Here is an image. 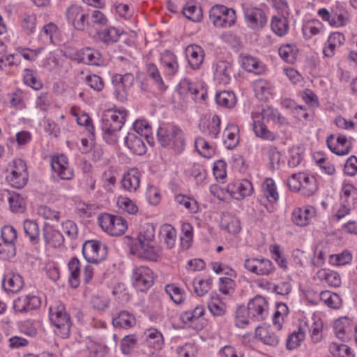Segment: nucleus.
Segmentation results:
<instances>
[{"mask_svg":"<svg viewBox=\"0 0 357 357\" xmlns=\"http://www.w3.org/2000/svg\"><path fill=\"white\" fill-rule=\"evenodd\" d=\"M293 222L300 227H304L309 222V218L303 213V209L298 208L294 210L291 214Z\"/></svg>","mask_w":357,"mask_h":357,"instance_id":"60","label":"nucleus"},{"mask_svg":"<svg viewBox=\"0 0 357 357\" xmlns=\"http://www.w3.org/2000/svg\"><path fill=\"white\" fill-rule=\"evenodd\" d=\"M183 13L186 18L192 22H199L202 17V9L191 3H187L183 8Z\"/></svg>","mask_w":357,"mask_h":357,"instance_id":"34","label":"nucleus"},{"mask_svg":"<svg viewBox=\"0 0 357 357\" xmlns=\"http://www.w3.org/2000/svg\"><path fill=\"white\" fill-rule=\"evenodd\" d=\"M288 17L274 16L271 22V26L273 31L279 36H284L289 29Z\"/></svg>","mask_w":357,"mask_h":357,"instance_id":"20","label":"nucleus"},{"mask_svg":"<svg viewBox=\"0 0 357 357\" xmlns=\"http://www.w3.org/2000/svg\"><path fill=\"white\" fill-rule=\"evenodd\" d=\"M319 277L324 278L332 287H339L341 284L340 277L337 272L322 271H319Z\"/></svg>","mask_w":357,"mask_h":357,"instance_id":"48","label":"nucleus"},{"mask_svg":"<svg viewBox=\"0 0 357 357\" xmlns=\"http://www.w3.org/2000/svg\"><path fill=\"white\" fill-rule=\"evenodd\" d=\"M8 201L13 212L20 213L25 209V202L18 193L7 191Z\"/></svg>","mask_w":357,"mask_h":357,"instance_id":"30","label":"nucleus"},{"mask_svg":"<svg viewBox=\"0 0 357 357\" xmlns=\"http://www.w3.org/2000/svg\"><path fill=\"white\" fill-rule=\"evenodd\" d=\"M130 250L138 257L153 261H157L162 255V249L155 242L147 245L132 246Z\"/></svg>","mask_w":357,"mask_h":357,"instance_id":"8","label":"nucleus"},{"mask_svg":"<svg viewBox=\"0 0 357 357\" xmlns=\"http://www.w3.org/2000/svg\"><path fill=\"white\" fill-rule=\"evenodd\" d=\"M112 83L114 86V95L116 98L121 102H123L127 99V87L120 81H115V77H113Z\"/></svg>","mask_w":357,"mask_h":357,"instance_id":"55","label":"nucleus"},{"mask_svg":"<svg viewBox=\"0 0 357 357\" xmlns=\"http://www.w3.org/2000/svg\"><path fill=\"white\" fill-rule=\"evenodd\" d=\"M132 280L136 289L144 291L153 284V273L149 267L141 266L133 270Z\"/></svg>","mask_w":357,"mask_h":357,"instance_id":"7","label":"nucleus"},{"mask_svg":"<svg viewBox=\"0 0 357 357\" xmlns=\"http://www.w3.org/2000/svg\"><path fill=\"white\" fill-rule=\"evenodd\" d=\"M100 54L94 50L86 47L82 52V60L88 64L98 65Z\"/></svg>","mask_w":357,"mask_h":357,"instance_id":"45","label":"nucleus"},{"mask_svg":"<svg viewBox=\"0 0 357 357\" xmlns=\"http://www.w3.org/2000/svg\"><path fill=\"white\" fill-rule=\"evenodd\" d=\"M43 237L45 243L53 248L61 246L65 241L63 235L48 224L43 227Z\"/></svg>","mask_w":357,"mask_h":357,"instance_id":"12","label":"nucleus"},{"mask_svg":"<svg viewBox=\"0 0 357 357\" xmlns=\"http://www.w3.org/2000/svg\"><path fill=\"white\" fill-rule=\"evenodd\" d=\"M256 334L264 344L269 346L275 347L280 342L279 337L277 335L266 328L257 326Z\"/></svg>","mask_w":357,"mask_h":357,"instance_id":"23","label":"nucleus"},{"mask_svg":"<svg viewBox=\"0 0 357 357\" xmlns=\"http://www.w3.org/2000/svg\"><path fill=\"white\" fill-rule=\"evenodd\" d=\"M351 255L348 252H343L340 255H332L330 262L333 265L342 266L349 264L351 261Z\"/></svg>","mask_w":357,"mask_h":357,"instance_id":"61","label":"nucleus"},{"mask_svg":"<svg viewBox=\"0 0 357 357\" xmlns=\"http://www.w3.org/2000/svg\"><path fill=\"white\" fill-rule=\"evenodd\" d=\"M320 299L331 308L339 309L342 306V299L340 296L329 291H321L320 294Z\"/></svg>","mask_w":357,"mask_h":357,"instance_id":"28","label":"nucleus"},{"mask_svg":"<svg viewBox=\"0 0 357 357\" xmlns=\"http://www.w3.org/2000/svg\"><path fill=\"white\" fill-rule=\"evenodd\" d=\"M307 179L301 180L302 188L301 189V194L305 196H310L313 195L317 190L315 184V178L314 177H309L307 176Z\"/></svg>","mask_w":357,"mask_h":357,"instance_id":"50","label":"nucleus"},{"mask_svg":"<svg viewBox=\"0 0 357 357\" xmlns=\"http://www.w3.org/2000/svg\"><path fill=\"white\" fill-rule=\"evenodd\" d=\"M208 307L209 311L213 314V316L220 317L225 313V305L221 303L218 299L211 301L208 303Z\"/></svg>","mask_w":357,"mask_h":357,"instance_id":"59","label":"nucleus"},{"mask_svg":"<svg viewBox=\"0 0 357 357\" xmlns=\"http://www.w3.org/2000/svg\"><path fill=\"white\" fill-rule=\"evenodd\" d=\"M142 136L135 132H128L125 139L127 147L135 154L142 155L146 151V145Z\"/></svg>","mask_w":357,"mask_h":357,"instance_id":"13","label":"nucleus"},{"mask_svg":"<svg viewBox=\"0 0 357 357\" xmlns=\"http://www.w3.org/2000/svg\"><path fill=\"white\" fill-rule=\"evenodd\" d=\"M224 10L227 11V7L222 5H215L209 11V18L213 25L220 27L222 22V15Z\"/></svg>","mask_w":357,"mask_h":357,"instance_id":"42","label":"nucleus"},{"mask_svg":"<svg viewBox=\"0 0 357 357\" xmlns=\"http://www.w3.org/2000/svg\"><path fill=\"white\" fill-rule=\"evenodd\" d=\"M334 329L337 337L339 339L344 340L345 334L350 329L348 319L347 317H344L336 320L334 324Z\"/></svg>","mask_w":357,"mask_h":357,"instance_id":"44","label":"nucleus"},{"mask_svg":"<svg viewBox=\"0 0 357 357\" xmlns=\"http://www.w3.org/2000/svg\"><path fill=\"white\" fill-rule=\"evenodd\" d=\"M175 201L180 205H183L186 209L191 213H197L198 211L197 202L191 197L178 195L175 197Z\"/></svg>","mask_w":357,"mask_h":357,"instance_id":"39","label":"nucleus"},{"mask_svg":"<svg viewBox=\"0 0 357 357\" xmlns=\"http://www.w3.org/2000/svg\"><path fill=\"white\" fill-rule=\"evenodd\" d=\"M244 13L247 22L253 29H261L267 23L266 13L262 9L257 8H247Z\"/></svg>","mask_w":357,"mask_h":357,"instance_id":"10","label":"nucleus"},{"mask_svg":"<svg viewBox=\"0 0 357 357\" xmlns=\"http://www.w3.org/2000/svg\"><path fill=\"white\" fill-rule=\"evenodd\" d=\"M236 282L229 278H220L219 282V290L225 295H230L234 293Z\"/></svg>","mask_w":357,"mask_h":357,"instance_id":"51","label":"nucleus"},{"mask_svg":"<svg viewBox=\"0 0 357 357\" xmlns=\"http://www.w3.org/2000/svg\"><path fill=\"white\" fill-rule=\"evenodd\" d=\"M253 130L255 135L263 139L273 141L275 139V135L267 129L266 126L260 121H254Z\"/></svg>","mask_w":357,"mask_h":357,"instance_id":"33","label":"nucleus"},{"mask_svg":"<svg viewBox=\"0 0 357 357\" xmlns=\"http://www.w3.org/2000/svg\"><path fill=\"white\" fill-rule=\"evenodd\" d=\"M2 286L6 291L17 293L22 288V278L19 274H8L4 277Z\"/></svg>","mask_w":357,"mask_h":357,"instance_id":"16","label":"nucleus"},{"mask_svg":"<svg viewBox=\"0 0 357 357\" xmlns=\"http://www.w3.org/2000/svg\"><path fill=\"white\" fill-rule=\"evenodd\" d=\"M162 61L165 67L169 70V74L174 75L178 70V63L176 56L169 52L166 51L162 56Z\"/></svg>","mask_w":357,"mask_h":357,"instance_id":"40","label":"nucleus"},{"mask_svg":"<svg viewBox=\"0 0 357 357\" xmlns=\"http://www.w3.org/2000/svg\"><path fill=\"white\" fill-rule=\"evenodd\" d=\"M177 91L181 98L185 99L190 96L193 100L196 101L197 100V95L199 93V87L189 79H183L178 84Z\"/></svg>","mask_w":357,"mask_h":357,"instance_id":"14","label":"nucleus"},{"mask_svg":"<svg viewBox=\"0 0 357 357\" xmlns=\"http://www.w3.org/2000/svg\"><path fill=\"white\" fill-rule=\"evenodd\" d=\"M51 167L63 180H71L74 177L73 169L69 167L68 158L63 154L52 158Z\"/></svg>","mask_w":357,"mask_h":357,"instance_id":"9","label":"nucleus"},{"mask_svg":"<svg viewBox=\"0 0 357 357\" xmlns=\"http://www.w3.org/2000/svg\"><path fill=\"white\" fill-rule=\"evenodd\" d=\"M38 213L40 216L47 220H55L58 221L60 218V213L59 211L53 210L47 206H40Z\"/></svg>","mask_w":357,"mask_h":357,"instance_id":"57","label":"nucleus"},{"mask_svg":"<svg viewBox=\"0 0 357 357\" xmlns=\"http://www.w3.org/2000/svg\"><path fill=\"white\" fill-rule=\"evenodd\" d=\"M91 304L93 309L104 311L109 307V300L104 296H93L91 298Z\"/></svg>","mask_w":357,"mask_h":357,"instance_id":"58","label":"nucleus"},{"mask_svg":"<svg viewBox=\"0 0 357 357\" xmlns=\"http://www.w3.org/2000/svg\"><path fill=\"white\" fill-rule=\"evenodd\" d=\"M238 129L234 125H229L223 132L224 144L227 149H233L238 144Z\"/></svg>","mask_w":357,"mask_h":357,"instance_id":"19","label":"nucleus"},{"mask_svg":"<svg viewBox=\"0 0 357 357\" xmlns=\"http://www.w3.org/2000/svg\"><path fill=\"white\" fill-rule=\"evenodd\" d=\"M154 227L148 225L137 236V242L132 246H140L155 243Z\"/></svg>","mask_w":357,"mask_h":357,"instance_id":"26","label":"nucleus"},{"mask_svg":"<svg viewBox=\"0 0 357 357\" xmlns=\"http://www.w3.org/2000/svg\"><path fill=\"white\" fill-rule=\"evenodd\" d=\"M172 142L173 147L176 151L180 152L184 147L185 139L182 130L177 126L172 127Z\"/></svg>","mask_w":357,"mask_h":357,"instance_id":"38","label":"nucleus"},{"mask_svg":"<svg viewBox=\"0 0 357 357\" xmlns=\"http://www.w3.org/2000/svg\"><path fill=\"white\" fill-rule=\"evenodd\" d=\"M87 84L93 90L100 91L104 87L102 79L96 75H90L86 77Z\"/></svg>","mask_w":357,"mask_h":357,"instance_id":"63","label":"nucleus"},{"mask_svg":"<svg viewBox=\"0 0 357 357\" xmlns=\"http://www.w3.org/2000/svg\"><path fill=\"white\" fill-rule=\"evenodd\" d=\"M112 324L115 327L128 328L135 324V318L128 312L121 311L116 317L113 318Z\"/></svg>","mask_w":357,"mask_h":357,"instance_id":"21","label":"nucleus"},{"mask_svg":"<svg viewBox=\"0 0 357 357\" xmlns=\"http://www.w3.org/2000/svg\"><path fill=\"white\" fill-rule=\"evenodd\" d=\"M121 34L119 29L110 26L97 32V40L108 45L116 43Z\"/></svg>","mask_w":357,"mask_h":357,"instance_id":"18","label":"nucleus"},{"mask_svg":"<svg viewBox=\"0 0 357 357\" xmlns=\"http://www.w3.org/2000/svg\"><path fill=\"white\" fill-rule=\"evenodd\" d=\"M268 303L265 298L257 296L248 304L247 308L240 306L236 311V326L244 328L250 321H262L268 316Z\"/></svg>","mask_w":357,"mask_h":357,"instance_id":"1","label":"nucleus"},{"mask_svg":"<svg viewBox=\"0 0 357 357\" xmlns=\"http://www.w3.org/2000/svg\"><path fill=\"white\" fill-rule=\"evenodd\" d=\"M24 230L30 241L36 244L39 240V227L34 220H26L24 222Z\"/></svg>","mask_w":357,"mask_h":357,"instance_id":"31","label":"nucleus"},{"mask_svg":"<svg viewBox=\"0 0 357 357\" xmlns=\"http://www.w3.org/2000/svg\"><path fill=\"white\" fill-rule=\"evenodd\" d=\"M161 235L169 248L174 247L176 236V229L170 225H164L161 229Z\"/></svg>","mask_w":357,"mask_h":357,"instance_id":"36","label":"nucleus"},{"mask_svg":"<svg viewBox=\"0 0 357 357\" xmlns=\"http://www.w3.org/2000/svg\"><path fill=\"white\" fill-rule=\"evenodd\" d=\"M117 204L123 211L130 214H136L138 211V207L130 199L126 197H120L118 199Z\"/></svg>","mask_w":357,"mask_h":357,"instance_id":"49","label":"nucleus"},{"mask_svg":"<svg viewBox=\"0 0 357 357\" xmlns=\"http://www.w3.org/2000/svg\"><path fill=\"white\" fill-rule=\"evenodd\" d=\"M13 166L11 171H14L15 174H18L20 176L18 183L15 182V185L17 183L18 185H25L28 180L25 162L22 159L17 158L13 161Z\"/></svg>","mask_w":357,"mask_h":357,"instance_id":"25","label":"nucleus"},{"mask_svg":"<svg viewBox=\"0 0 357 357\" xmlns=\"http://www.w3.org/2000/svg\"><path fill=\"white\" fill-rule=\"evenodd\" d=\"M50 319L55 326V333L62 338H68L70 334L72 321L63 303L50 308Z\"/></svg>","mask_w":357,"mask_h":357,"instance_id":"3","label":"nucleus"},{"mask_svg":"<svg viewBox=\"0 0 357 357\" xmlns=\"http://www.w3.org/2000/svg\"><path fill=\"white\" fill-rule=\"evenodd\" d=\"M231 64L225 61H219L215 64V76L221 82L227 84L230 80Z\"/></svg>","mask_w":357,"mask_h":357,"instance_id":"22","label":"nucleus"},{"mask_svg":"<svg viewBox=\"0 0 357 357\" xmlns=\"http://www.w3.org/2000/svg\"><path fill=\"white\" fill-rule=\"evenodd\" d=\"M62 231L66 236L67 241H72L77 238L78 235V229L76 224L70 220L62 223Z\"/></svg>","mask_w":357,"mask_h":357,"instance_id":"41","label":"nucleus"},{"mask_svg":"<svg viewBox=\"0 0 357 357\" xmlns=\"http://www.w3.org/2000/svg\"><path fill=\"white\" fill-rule=\"evenodd\" d=\"M101 228L111 236H121L127 229L126 221L121 216L105 213L98 218Z\"/></svg>","mask_w":357,"mask_h":357,"instance_id":"5","label":"nucleus"},{"mask_svg":"<svg viewBox=\"0 0 357 357\" xmlns=\"http://www.w3.org/2000/svg\"><path fill=\"white\" fill-rule=\"evenodd\" d=\"M264 195L268 202H274L278 199V193L276 191L275 183L272 178H266L263 184Z\"/></svg>","mask_w":357,"mask_h":357,"instance_id":"37","label":"nucleus"},{"mask_svg":"<svg viewBox=\"0 0 357 357\" xmlns=\"http://www.w3.org/2000/svg\"><path fill=\"white\" fill-rule=\"evenodd\" d=\"M236 11L233 8H227V11L224 10L222 15V22L220 27L231 26L236 22Z\"/></svg>","mask_w":357,"mask_h":357,"instance_id":"54","label":"nucleus"},{"mask_svg":"<svg viewBox=\"0 0 357 357\" xmlns=\"http://www.w3.org/2000/svg\"><path fill=\"white\" fill-rule=\"evenodd\" d=\"M70 272L69 282L72 287L76 288L79 284L80 263L77 257H73L68 262Z\"/></svg>","mask_w":357,"mask_h":357,"instance_id":"24","label":"nucleus"},{"mask_svg":"<svg viewBox=\"0 0 357 357\" xmlns=\"http://www.w3.org/2000/svg\"><path fill=\"white\" fill-rule=\"evenodd\" d=\"M141 174L136 168L129 169L121 179L123 188L130 192H135L139 187Z\"/></svg>","mask_w":357,"mask_h":357,"instance_id":"11","label":"nucleus"},{"mask_svg":"<svg viewBox=\"0 0 357 357\" xmlns=\"http://www.w3.org/2000/svg\"><path fill=\"white\" fill-rule=\"evenodd\" d=\"M25 71L26 73L24 76L25 83L35 90L40 89L43 84L34 76L33 71L29 69H26Z\"/></svg>","mask_w":357,"mask_h":357,"instance_id":"62","label":"nucleus"},{"mask_svg":"<svg viewBox=\"0 0 357 357\" xmlns=\"http://www.w3.org/2000/svg\"><path fill=\"white\" fill-rule=\"evenodd\" d=\"M255 274L258 275H266L274 270L273 263L266 259H257Z\"/></svg>","mask_w":357,"mask_h":357,"instance_id":"43","label":"nucleus"},{"mask_svg":"<svg viewBox=\"0 0 357 357\" xmlns=\"http://www.w3.org/2000/svg\"><path fill=\"white\" fill-rule=\"evenodd\" d=\"M204 311L203 306H197L192 311L183 312L181 317L184 322H191L204 315Z\"/></svg>","mask_w":357,"mask_h":357,"instance_id":"52","label":"nucleus"},{"mask_svg":"<svg viewBox=\"0 0 357 357\" xmlns=\"http://www.w3.org/2000/svg\"><path fill=\"white\" fill-rule=\"evenodd\" d=\"M216 102L225 107H232L235 105L236 100L233 92L222 91L215 96Z\"/></svg>","mask_w":357,"mask_h":357,"instance_id":"32","label":"nucleus"},{"mask_svg":"<svg viewBox=\"0 0 357 357\" xmlns=\"http://www.w3.org/2000/svg\"><path fill=\"white\" fill-rule=\"evenodd\" d=\"M127 115L128 111L123 108L110 109L104 112L101 118V128L107 141H116L115 139L109 138L115 137L116 132L121 130Z\"/></svg>","mask_w":357,"mask_h":357,"instance_id":"2","label":"nucleus"},{"mask_svg":"<svg viewBox=\"0 0 357 357\" xmlns=\"http://www.w3.org/2000/svg\"><path fill=\"white\" fill-rule=\"evenodd\" d=\"M307 179L303 173L294 174L288 180V185L291 190L301 191L302 188L301 180Z\"/></svg>","mask_w":357,"mask_h":357,"instance_id":"56","label":"nucleus"},{"mask_svg":"<svg viewBox=\"0 0 357 357\" xmlns=\"http://www.w3.org/2000/svg\"><path fill=\"white\" fill-rule=\"evenodd\" d=\"M342 202H346L349 205H354L357 199V189L350 183H344L342 187L340 195Z\"/></svg>","mask_w":357,"mask_h":357,"instance_id":"29","label":"nucleus"},{"mask_svg":"<svg viewBox=\"0 0 357 357\" xmlns=\"http://www.w3.org/2000/svg\"><path fill=\"white\" fill-rule=\"evenodd\" d=\"M305 335H303V332H301L298 330V331H294L291 335H289L286 346L287 348L289 350H292L298 347L301 342L304 340Z\"/></svg>","mask_w":357,"mask_h":357,"instance_id":"47","label":"nucleus"},{"mask_svg":"<svg viewBox=\"0 0 357 357\" xmlns=\"http://www.w3.org/2000/svg\"><path fill=\"white\" fill-rule=\"evenodd\" d=\"M174 125H169L167 126H160L157 130V137L160 144L165 147L171 144L172 142V130Z\"/></svg>","mask_w":357,"mask_h":357,"instance_id":"35","label":"nucleus"},{"mask_svg":"<svg viewBox=\"0 0 357 357\" xmlns=\"http://www.w3.org/2000/svg\"><path fill=\"white\" fill-rule=\"evenodd\" d=\"M68 22L78 31H84L90 26L89 14L79 6L71 5L66 13Z\"/></svg>","mask_w":357,"mask_h":357,"instance_id":"6","label":"nucleus"},{"mask_svg":"<svg viewBox=\"0 0 357 357\" xmlns=\"http://www.w3.org/2000/svg\"><path fill=\"white\" fill-rule=\"evenodd\" d=\"M186 54L189 65L193 69H197L202 63L204 53L201 47L198 45H189L186 49Z\"/></svg>","mask_w":357,"mask_h":357,"instance_id":"15","label":"nucleus"},{"mask_svg":"<svg viewBox=\"0 0 357 357\" xmlns=\"http://www.w3.org/2000/svg\"><path fill=\"white\" fill-rule=\"evenodd\" d=\"M82 254L89 263L98 264L107 255V247L97 240L86 241L82 246Z\"/></svg>","mask_w":357,"mask_h":357,"instance_id":"4","label":"nucleus"},{"mask_svg":"<svg viewBox=\"0 0 357 357\" xmlns=\"http://www.w3.org/2000/svg\"><path fill=\"white\" fill-rule=\"evenodd\" d=\"M147 73L160 89L163 87L164 83L160 75L158 68L155 64L149 63L147 65Z\"/></svg>","mask_w":357,"mask_h":357,"instance_id":"64","label":"nucleus"},{"mask_svg":"<svg viewBox=\"0 0 357 357\" xmlns=\"http://www.w3.org/2000/svg\"><path fill=\"white\" fill-rule=\"evenodd\" d=\"M242 66L245 70L255 74H260L264 71L262 64L256 58L250 55L243 57Z\"/></svg>","mask_w":357,"mask_h":357,"instance_id":"27","label":"nucleus"},{"mask_svg":"<svg viewBox=\"0 0 357 357\" xmlns=\"http://www.w3.org/2000/svg\"><path fill=\"white\" fill-rule=\"evenodd\" d=\"M1 238L3 243H15L17 239V231L15 229L10 225H6L1 229Z\"/></svg>","mask_w":357,"mask_h":357,"instance_id":"53","label":"nucleus"},{"mask_svg":"<svg viewBox=\"0 0 357 357\" xmlns=\"http://www.w3.org/2000/svg\"><path fill=\"white\" fill-rule=\"evenodd\" d=\"M220 225L223 229L232 234H238L241 229L239 220L229 213L222 214Z\"/></svg>","mask_w":357,"mask_h":357,"instance_id":"17","label":"nucleus"},{"mask_svg":"<svg viewBox=\"0 0 357 357\" xmlns=\"http://www.w3.org/2000/svg\"><path fill=\"white\" fill-rule=\"evenodd\" d=\"M211 278H208L207 280H199L198 281L195 279L193 281L195 292L199 296H202L206 294L211 289Z\"/></svg>","mask_w":357,"mask_h":357,"instance_id":"46","label":"nucleus"}]
</instances>
